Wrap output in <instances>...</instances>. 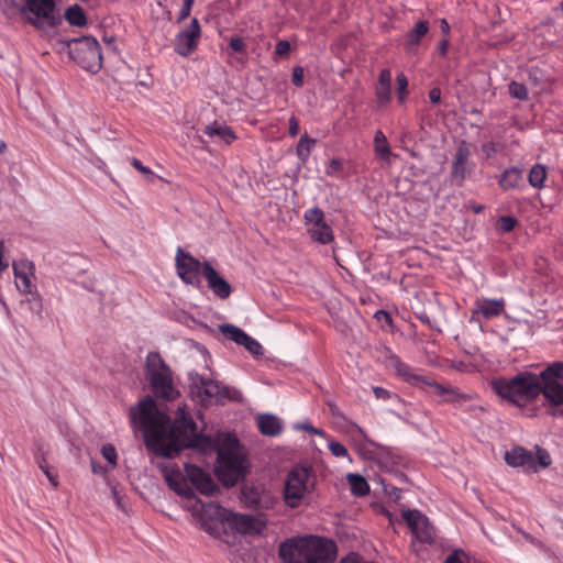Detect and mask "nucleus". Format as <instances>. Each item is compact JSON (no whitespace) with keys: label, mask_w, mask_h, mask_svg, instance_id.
Returning a JSON list of instances; mask_svg holds the SVG:
<instances>
[{"label":"nucleus","mask_w":563,"mask_h":563,"mask_svg":"<svg viewBox=\"0 0 563 563\" xmlns=\"http://www.w3.org/2000/svg\"><path fill=\"white\" fill-rule=\"evenodd\" d=\"M279 556L283 563H333L336 545L322 537H299L283 542Z\"/></svg>","instance_id":"2"},{"label":"nucleus","mask_w":563,"mask_h":563,"mask_svg":"<svg viewBox=\"0 0 563 563\" xmlns=\"http://www.w3.org/2000/svg\"><path fill=\"white\" fill-rule=\"evenodd\" d=\"M194 2L195 0H183V5L177 16V23H181L190 15Z\"/></svg>","instance_id":"44"},{"label":"nucleus","mask_w":563,"mask_h":563,"mask_svg":"<svg viewBox=\"0 0 563 563\" xmlns=\"http://www.w3.org/2000/svg\"><path fill=\"white\" fill-rule=\"evenodd\" d=\"M449 45H450V41L449 38H443L440 43H439V53L442 55V56H445L446 53H448V49H449Z\"/></svg>","instance_id":"58"},{"label":"nucleus","mask_w":563,"mask_h":563,"mask_svg":"<svg viewBox=\"0 0 563 563\" xmlns=\"http://www.w3.org/2000/svg\"><path fill=\"white\" fill-rule=\"evenodd\" d=\"M202 274L207 279L208 287L217 297L220 299H227L230 297L232 291L230 284L219 275L209 262H203Z\"/></svg>","instance_id":"20"},{"label":"nucleus","mask_w":563,"mask_h":563,"mask_svg":"<svg viewBox=\"0 0 563 563\" xmlns=\"http://www.w3.org/2000/svg\"><path fill=\"white\" fill-rule=\"evenodd\" d=\"M26 0H0L2 10L5 14L11 15L20 13L22 15Z\"/></svg>","instance_id":"36"},{"label":"nucleus","mask_w":563,"mask_h":563,"mask_svg":"<svg viewBox=\"0 0 563 563\" xmlns=\"http://www.w3.org/2000/svg\"><path fill=\"white\" fill-rule=\"evenodd\" d=\"M393 365L397 372V374L402 377L405 380L411 383V384H423V379H426L427 376H420L415 373H412L411 368L400 361L399 357L393 355L391 356Z\"/></svg>","instance_id":"31"},{"label":"nucleus","mask_w":563,"mask_h":563,"mask_svg":"<svg viewBox=\"0 0 563 563\" xmlns=\"http://www.w3.org/2000/svg\"><path fill=\"white\" fill-rule=\"evenodd\" d=\"M257 426L260 431L268 437H274L282 432L280 421L273 415H260L257 417Z\"/></svg>","instance_id":"30"},{"label":"nucleus","mask_w":563,"mask_h":563,"mask_svg":"<svg viewBox=\"0 0 563 563\" xmlns=\"http://www.w3.org/2000/svg\"><path fill=\"white\" fill-rule=\"evenodd\" d=\"M190 393L201 404L219 401L222 397V388L210 378H206L197 373L189 374Z\"/></svg>","instance_id":"14"},{"label":"nucleus","mask_w":563,"mask_h":563,"mask_svg":"<svg viewBox=\"0 0 563 563\" xmlns=\"http://www.w3.org/2000/svg\"><path fill=\"white\" fill-rule=\"evenodd\" d=\"M305 71L300 66H296L292 68L291 81L296 87H301L303 85Z\"/></svg>","instance_id":"47"},{"label":"nucleus","mask_w":563,"mask_h":563,"mask_svg":"<svg viewBox=\"0 0 563 563\" xmlns=\"http://www.w3.org/2000/svg\"><path fill=\"white\" fill-rule=\"evenodd\" d=\"M482 150L486 154L487 157H490L492 155L497 153L498 145L495 142L490 141V142L484 143L482 145Z\"/></svg>","instance_id":"53"},{"label":"nucleus","mask_w":563,"mask_h":563,"mask_svg":"<svg viewBox=\"0 0 563 563\" xmlns=\"http://www.w3.org/2000/svg\"><path fill=\"white\" fill-rule=\"evenodd\" d=\"M290 51V43L286 40H280L276 43L275 54L278 56H287Z\"/></svg>","instance_id":"49"},{"label":"nucleus","mask_w":563,"mask_h":563,"mask_svg":"<svg viewBox=\"0 0 563 563\" xmlns=\"http://www.w3.org/2000/svg\"><path fill=\"white\" fill-rule=\"evenodd\" d=\"M429 22L426 20L419 21L407 33L405 48L407 52H415L421 38L429 32Z\"/></svg>","instance_id":"27"},{"label":"nucleus","mask_w":563,"mask_h":563,"mask_svg":"<svg viewBox=\"0 0 563 563\" xmlns=\"http://www.w3.org/2000/svg\"><path fill=\"white\" fill-rule=\"evenodd\" d=\"M245 504L256 510H269L276 504V497L262 487H249L243 490Z\"/></svg>","instance_id":"18"},{"label":"nucleus","mask_w":563,"mask_h":563,"mask_svg":"<svg viewBox=\"0 0 563 563\" xmlns=\"http://www.w3.org/2000/svg\"><path fill=\"white\" fill-rule=\"evenodd\" d=\"M311 473L306 467H294L287 475L284 487V499L290 508L298 507L313 489Z\"/></svg>","instance_id":"8"},{"label":"nucleus","mask_w":563,"mask_h":563,"mask_svg":"<svg viewBox=\"0 0 563 563\" xmlns=\"http://www.w3.org/2000/svg\"><path fill=\"white\" fill-rule=\"evenodd\" d=\"M299 133V121L296 117H291L289 119V134L291 136H297Z\"/></svg>","instance_id":"55"},{"label":"nucleus","mask_w":563,"mask_h":563,"mask_svg":"<svg viewBox=\"0 0 563 563\" xmlns=\"http://www.w3.org/2000/svg\"><path fill=\"white\" fill-rule=\"evenodd\" d=\"M518 221L511 216L500 217L498 220V229L503 232H510L517 225Z\"/></svg>","instance_id":"42"},{"label":"nucleus","mask_w":563,"mask_h":563,"mask_svg":"<svg viewBox=\"0 0 563 563\" xmlns=\"http://www.w3.org/2000/svg\"><path fill=\"white\" fill-rule=\"evenodd\" d=\"M217 474L228 487L234 486L244 476V456L239 440L232 434H225L217 444Z\"/></svg>","instance_id":"4"},{"label":"nucleus","mask_w":563,"mask_h":563,"mask_svg":"<svg viewBox=\"0 0 563 563\" xmlns=\"http://www.w3.org/2000/svg\"><path fill=\"white\" fill-rule=\"evenodd\" d=\"M101 454L103 459H106L111 468H113L117 465V451L112 444H104L101 448Z\"/></svg>","instance_id":"41"},{"label":"nucleus","mask_w":563,"mask_h":563,"mask_svg":"<svg viewBox=\"0 0 563 563\" xmlns=\"http://www.w3.org/2000/svg\"><path fill=\"white\" fill-rule=\"evenodd\" d=\"M390 86H376V98L380 106H384L390 100Z\"/></svg>","instance_id":"43"},{"label":"nucleus","mask_w":563,"mask_h":563,"mask_svg":"<svg viewBox=\"0 0 563 563\" xmlns=\"http://www.w3.org/2000/svg\"><path fill=\"white\" fill-rule=\"evenodd\" d=\"M70 57L84 69L97 73L102 65V55L98 41L92 36L71 38L67 42Z\"/></svg>","instance_id":"6"},{"label":"nucleus","mask_w":563,"mask_h":563,"mask_svg":"<svg viewBox=\"0 0 563 563\" xmlns=\"http://www.w3.org/2000/svg\"><path fill=\"white\" fill-rule=\"evenodd\" d=\"M408 526L413 536L421 542L431 543L434 530L430 526L429 519L418 510H407L404 512Z\"/></svg>","instance_id":"16"},{"label":"nucleus","mask_w":563,"mask_h":563,"mask_svg":"<svg viewBox=\"0 0 563 563\" xmlns=\"http://www.w3.org/2000/svg\"><path fill=\"white\" fill-rule=\"evenodd\" d=\"M219 331L239 345L244 346L251 354L258 356L263 354L262 345L246 334L242 329L230 323L219 325Z\"/></svg>","instance_id":"17"},{"label":"nucleus","mask_w":563,"mask_h":563,"mask_svg":"<svg viewBox=\"0 0 563 563\" xmlns=\"http://www.w3.org/2000/svg\"><path fill=\"white\" fill-rule=\"evenodd\" d=\"M5 150H7V144L3 141H1L0 142V154H3L5 152Z\"/></svg>","instance_id":"62"},{"label":"nucleus","mask_w":563,"mask_h":563,"mask_svg":"<svg viewBox=\"0 0 563 563\" xmlns=\"http://www.w3.org/2000/svg\"><path fill=\"white\" fill-rule=\"evenodd\" d=\"M227 526L242 534H257L265 528L266 522L258 517L229 511Z\"/></svg>","instance_id":"15"},{"label":"nucleus","mask_w":563,"mask_h":563,"mask_svg":"<svg viewBox=\"0 0 563 563\" xmlns=\"http://www.w3.org/2000/svg\"><path fill=\"white\" fill-rule=\"evenodd\" d=\"M341 167H342L341 161L338 158H333L329 163V166L327 168V174L334 175L340 172Z\"/></svg>","instance_id":"54"},{"label":"nucleus","mask_w":563,"mask_h":563,"mask_svg":"<svg viewBox=\"0 0 563 563\" xmlns=\"http://www.w3.org/2000/svg\"><path fill=\"white\" fill-rule=\"evenodd\" d=\"M347 481L351 486V492L356 496H364L368 493L369 486L366 479L358 474H349Z\"/></svg>","instance_id":"34"},{"label":"nucleus","mask_w":563,"mask_h":563,"mask_svg":"<svg viewBox=\"0 0 563 563\" xmlns=\"http://www.w3.org/2000/svg\"><path fill=\"white\" fill-rule=\"evenodd\" d=\"M66 21L75 26H84L87 24V16L84 9L79 4L70 5L65 12Z\"/></svg>","instance_id":"33"},{"label":"nucleus","mask_w":563,"mask_h":563,"mask_svg":"<svg viewBox=\"0 0 563 563\" xmlns=\"http://www.w3.org/2000/svg\"><path fill=\"white\" fill-rule=\"evenodd\" d=\"M483 209H484V207H483V206H476V207H474V211H475L476 213L482 212V211H483Z\"/></svg>","instance_id":"63"},{"label":"nucleus","mask_w":563,"mask_h":563,"mask_svg":"<svg viewBox=\"0 0 563 563\" xmlns=\"http://www.w3.org/2000/svg\"><path fill=\"white\" fill-rule=\"evenodd\" d=\"M423 385L433 388L434 393L443 398V401L451 404H463L471 400L473 397L470 394H464L451 385H443L432 380L429 377L423 379Z\"/></svg>","instance_id":"21"},{"label":"nucleus","mask_w":563,"mask_h":563,"mask_svg":"<svg viewBox=\"0 0 563 563\" xmlns=\"http://www.w3.org/2000/svg\"><path fill=\"white\" fill-rule=\"evenodd\" d=\"M37 465L38 467L42 470V472L46 475L47 479L49 481V483L52 484V486L54 488H56L58 486V479H57V475L54 474L52 471H51V467L49 465L47 464L46 462V459L44 456H42L38 461H37Z\"/></svg>","instance_id":"38"},{"label":"nucleus","mask_w":563,"mask_h":563,"mask_svg":"<svg viewBox=\"0 0 563 563\" xmlns=\"http://www.w3.org/2000/svg\"><path fill=\"white\" fill-rule=\"evenodd\" d=\"M522 181V169L518 167H509L503 172L498 184L503 190L517 188Z\"/></svg>","instance_id":"29"},{"label":"nucleus","mask_w":563,"mask_h":563,"mask_svg":"<svg viewBox=\"0 0 563 563\" xmlns=\"http://www.w3.org/2000/svg\"><path fill=\"white\" fill-rule=\"evenodd\" d=\"M195 510L199 514L201 528L209 534L216 536L225 529L230 510L214 503L205 505L200 500Z\"/></svg>","instance_id":"10"},{"label":"nucleus","mask_w":563,"mask_h":563,"mask_svg":"<svg viewBox=\"0 0 563 563\" xmlns=\"http://www.w3.org/2000/svg\"><path fill=\"white\" fill-rule=\"evenodd\" d=\"M314 143H316V141L313 139H310L307 134L302 135L297 145V155L302 161H306L308 158Z\"/></svg>","instance_id":"37"},{"label":"nucleus","mask_w":563,"mask_h":563,"mask_svg":"<svg viewBox=\"0 0 563 563\" xmlns=\"http://www.w3.org/2000/svg\"><path fill=\"white\" fill-rule=\"evenodd\" d=\"M466 554L462 550H455L448 556L444 563H465Z\"/></svg>","instance_id":"50"},{"label":"nucleus","mask_w":563,"mask_h":563,"mask_svg":"<svg viewBox=\"0 0 563 563\" xmlns=\"http://www.w3.org/2000/svg\"><path fill=\"white\" fill-rule=\"evenodd\" d=\"M377 86H390L391 87V73L389 69H383L378 76Z\"/></svg>","instance_id":"52"},{"label":"nucleus","mask_w":563,"mask_h":563,"mask_svg":"<svg viewBox=\"0 0 563 563\" xmlns=\"http://www.w3.org/2000/svg\"><path fill=\"white\" fill-rule=\"evenodd\" d=\"M373 393L377 399H388L390 397V393L383 387H374Z\"/></svg>","instance_id":"56"},{"label":"nucleus","mask_w":563,"mask_h":563,"mask_svg":"<svg viewBox=\"0 0 563 563\" xmlns=\"http://www.w3.org/2000/svg\"><path fill=\"white\" fill-rule=\"evenodd\" d=\"M374 143H375L376 154L382 159H388L391 154V151H390V146L387 142V139L382 131H377L375 133Z\"/></svg>","instance_id":"35"},{"label":"nucleus","mask_w":563,"mask_h":563,"mask_svg":"<svg viewBox=\"0 0 563 563\" xmlns=\"http://www.w3.org/2000/svg\"><path fill=\"white\" fill-rule=\"evenodd\" d=\"M200 38L201 26L198 19L194 18L176 34L174 51L178 55L187 57L197 49Z\"/></svg>","instance_id":"12"},{"label":"nucleus","mask_w":563,"mask_h":563,"mask_svg":"<svg viewBox=\"0 0 563 563\" xmlns=\"http://www.w3.org/2000/svg\"><path fill=\"white\" fill-rule=\"evenodd\" d=\"M408 79L404 73L398 74L397 76V93L400 102H404L408 95Z\"/></svg>","instance_id":"40"},{"label":"nucleus","mask_w":563,"mask_h":563,"mask_svg":"<svg viewBox=\"0 0 563 563\" xmlns=\"http://www.w3.org/2000/svg\"><path fill=\"white\" fill-rule=\"evenodd\" d=\"M328 448L331 451V453L336 457L347 456L346 448L340 442H336V441L329 442Z\"/></svg>","instance_id":"45"},{"label":"nucleus","mask_w":563,"mask_h":563,"mask_svg":"<svg viewBox=\"0 0 563 563\" xmlns=\"http://www.w3.org/2000/svg\"><path fill=\"white\" fill-rule=\"evenodd\" d=\"M303 218L307 225V232L312 241L320 244H329L333 242V230L325 222L324 213L320 208L313 207L306 210Z\"/></svg>","instance_id":"11"},{"label":"nucleus","mask_w":563,"mask_h":563,"mask_svg":"<svg viewBox=\"0 0 563 563\" xmlns=\"http://www.w3.org/2000/svg\"><path fill=\"white\" fill-rule=\"evenodd\" d=\"M31 268L32 266L27 263L13 264L15 285L16 288L23 294H33L35 289V285L32 280V274L25 272V269Z\"/></svg>","instance_id":"25"},{"label":"nucleus","mask_w":563,"mask_h":563,"mask_svg":"<svg viewBox=\"0 0 563 563\" xmlns=\"http://www.w3.org/2000/svg\"><path fill=\"white\" fill-rule=\"evenodd\" d=\"M539 376L540 395L551 406L563 405V362H554L544 368Z\"/></svg>","instance_id":"9"},{"label":"nucleus","mask_w":563,"mask_h":563,"mask_svg":"<svg viewBox=\"0 0 563 563\" xmlns=\"http://www.w3.org/2000/svg\"><path fill=\"white\" fill-rule=\"evenodd\" d=\"M311 431H313L314 433H319V431L314 428H310Z\"/></svg>","instance_id":"64"},{"label":"nucleus","mask_w":563,"mask_h":563,"mask_svg":"<svg viewBox=\"0 0 563 563\" xmlns=\"http://www.w3.org/2000/svg\"><path fill=\"white\" fill-rule=\"evenodd\" d=\"M493 390L509 404L525 407L540 396L539 376L532 372H521L514 377H499L492 382Z\"/></svg>","instance_id":"3"},{"label":"nucleus","mask_w":563,"mask_h":563,"mask_svg":"<svg viewBox=\"0 0 563 563\" xmlns=\"http://www.w3.org/2000/svg\"><path fill=\"white\" fill-rule=\"evenodd\" d=\"M329 406H330V410H331L332 415L340 416L339 409L335 405L329 404Z\"/></svg>","instance_id":"61"},{"label":"nucleus","mask_w":563,"mask_h":563,"mask_svg":"<svg viewBox=\"0 0 563 563\" xmlns=\"http://www.w3.org/2000/svg\"><path fill=\"white\" fill-rule=\"evenodd\" d=\"M8 262L3 261V243L0 242V274L8 268Z\"/></svg>","instance_id":"59"},{"label":"nucleus","mask_w":563,"mask_h":563,"mask_svg":"<svg viewBox=\"0 0 563 563\" xmlns=\"http://www.w3.org/2000/svg\"><path fill=\"white\" fill-rule=\"evenodd\" d=\"M505 461L514 467L536 468V459L533 454L521 446H516L505 453Z\"/></svg>","instance_id":"22"},{"label":"nucleus","mask_w":563,"mask_h":563,"mask_svg":"<svg viewBox=\"0 0 563 563\" xmlns=\"http://www.w3.org/2000/svg\"><path fill=\"white\" fill-rule=\"evenodd\" d=\"M203 133L209 137L217 139L218 141H221L225 144H230L236 139L234 131L230 126L227 124L218 123L216 121L209 125H206Z\"/></svg>","instance_id":"26"},{"label":"nucleus","mask_w":563,"mask_h":563,"mask_svg":"<svg viewBox=\"0 0 563 563\" xmlns=\"http://www.w3.org/2000/svg\"><path fill=\"white\" fill-rule=\"evenodd\" d=\"M470 156V150L465 142H462L456 150L455 158L452 165V176L460 179H465L470 174V168L467 167V159Z\"/></svg>","instance_id":"24"},{"label":"nucleus","mask_w":563,"mask_h":563,"mask_svg":"<svg viewBox=\"0 0 563 563\" xmlns=\"http://www.w3.org/2000/svg\"><path fill=\"white\" fill-rule=\"evenodd\" d=\"M547 167L542 164H536L531 167L528 174L529 185L533 188L541 189L547 179Z\"/></svg>","instance_id":"32"},{"label":"nucleus","mask_w":563,"mask_h":563,"mask_svg":"<svg viewBox=\"0 0 563 563\" xmlns=\"http://www.w3.org/2000/svg\"><path fill=\"white\" fill-rule=\"evenodd\" d=\"M476 312L485 319L499 316L504 310V300L482 299L475 303Z\"/></svg>","instance_id":"28"},{"label":"nucleus","mask_w":563,"mask_h":563,"mask_svg":"<svg viewBox=\"0 0 563 563\" xmlns=\"http://www.w3.org/2000/svg\"><path fill=\"white\" fill-rule=\"evenodd\" d=\"M441 30H442V32H443L444 34H446V35H448V34H449V32H450V25H449V23H448V21H446L445 19H442V20H441Z\"/></svg>","instance_id":"60"},{"label":"nucleus","mask_w":563,"mask_h":563,"mask_svg":"<svg viewBox=\"0 0 563 563\" xmlns=\"http://www.w3.org/2000/svg\"><path fill=\"white\" fill-rule=\"evenodd\" d=\"M229 46L235 53H243L245 51V42L239 36L231 37Z\"/></svg>","instance_id":"48"},{"label":"nucleus","mask_w":563,"mask_h":563,"mask_svg":"<svg viewBox=\"0 0 563 563\" xmlns=\"http://www.w3.org/2000/svg\"><path fill=\"white\" fill-rule=\"evenodd\" d=\"M429 99L432 103H438L441 100V90L439 88H432L429 91Z\"/></svg>","instance_id":"57"},{"label":"nucleus","mask_w":563,"mask_h":563,"mask_svg":"<svg viewBox=\"0 0 563 563\" xmlns=\"http://www.w3.org/2000/svg\"><path fill=\"white\" fill-rule=\"evenodd\" d=\"M185 472L188 479L201 494L210 496L218 489L210 474L200 467L185 464Z\"/></svg>","instance_id":"19"},{"label":"nucleus","mask_w":563,"mask_h":563,"mask_svg":"<svg viewBox=\"0 0 563 563\" xmlns=\"http://www.w3.org/2000/svg\"><path fill=\"white\" fill-rule=\"evenodd\" d=\"M130 417L132 423L142 430L146 445L159 456L174 457L184 448H199L203 440L197 434L196 423L186 406L177 408V417L172 422L147 396L137 407L131 408Z\"/></svg>","instance_id":"1"},{"label":"nucleus","mask_w":563,"mask_h":563,"mask_svg":"<svg viewBox=\"0 0 563 563\" xmlns=\"http://www.w3.org/2000/svg\"><path fill=\"white\" fill-rule=\"evenodd\" d=\"M132 166L137 169L140 173H142L147 179L153 180L155 175L154 173L146 166H144L140 159L133 157L131 159Z\"/></svg>","instance_id":"46"},{"label":"nucleus","mask_w":563,"mask_h":563,"mask_svg":"<svg viewBox=\"0 0 563 563\" xmlns=\"http://www.w3.org/2000/svg\"><path fill=\"white\" fill-rule=\"evenodd\" d=\"M22 15L34 27L44 31L62 23V16L54 0H26Z\"/></svg>","instance_id":"7"},{"label":"nucleus","mask_w":563,"mask_h":563,"mask_svg":"<svg viewBox=\"0 0 563 563\" xmlns=\"http://www.w3.org/2000/svg\"><path fill=\"white\" fill-rule=\"evenodd\" d=\"M163 475L168 486L179 495H188V488L185 485L183 475L175 464H166L162 467Z\"/></svg>","instance_id":"23"},{"label":"nucleus","mask_w":563,"mask_h":563,"mask_svg":"<svg viewBox=\"0 0 563 563\" xmlns=\"http://www.w3.org/2000/svg\"><path fill=\"white\" fill-rule=\"evenodd\" d=\"M176 268L179 278L191 286L199 287L201 284L200 271H202L203 263L178 247L176 253Z\"/></svg>","instance_id":"13"},{"label":"nucleus","mask_w":563,"mask_h":563,"mask_svg":"<svg viewBox=\"0 0 563 563\" xmlns=\"http://www.w3.org/2000/svg\"><path fill=\"white\" fill-rule=\"evenodd\" d=\"M509 92L511 97L526 100L528 98V90L523 84L511 81L509 85Z\"/></svg>","instance_id":"39"},{"label":"nucleus","mask_w":563,"mask_h":563,"mask_svg":"<svg viewBox=\"0 0 563 563\" xmlns=\"http://www.w3.org/2000/svg\"><path fill=\"white\" fill-rule=\"evenodd\" d=\"M537 459H538L540 466H542V467H547L551 464V456L548 453V451H545L543 449L538 448Z\"/></svg>","instance_id":"51"},{"label":"nucleus","mask_w":563,"mask_h":563,"mask_svg":"<svg viewBox=\"0 0 563 563\" xmlns=\"http://www.w3.org/2000/svg\"><path fill=\"white\" fill-rule=\"evenodd\" d=\"M145 368L153 391L157 397L165 400H172L178 396V391L173 385L170 369L158 353H148L146 356Z\"/></svg>","instance_id":"5"}]
</instances>
